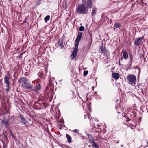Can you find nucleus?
Here are the masks:
<instances>
[{
    "label": "nucleus",
    "instance_id": "f257e3e1",
    "mask_svg": "<svg viewBox=\"0 0 148 148\" xmlns=\"http://www.w3.org/2000/svg\"><path fill=\"white\" fill-rule=\"evenodd\" d=\"M19 82L21 86L24 88L29 89L32 88V85L28 82L27 78L25 77L20 78Z\"/></svg>",
    "mask_w": 148,
    "mask_h": 148
},
{
    "label": "nucleus",
    "instance_id": "f03ea898",
    "mask_svg": "<svg viewBox=\"0 0 148 148\" xmlns=\"http://www.w3.org/2000/svg\"><path fill=\"white\" fill-rule=\"evenodd\" d=\"M88 8H86L84 5H79L77 8L76 12L79 14H86L88 13Z\"/></svg>",
    "mask_w": 148,
    "mask_h": 148
},
{
    "label": "nucleus",
    "instance_id": "7ed1b4c3",
    "mask_svg": "<svg viewBox=\"0 0 148 148\" xmlns=\"http://www.w3.org/2000/svg\"><path fill=\"white\" fill-rule=\"evenodd\" d=\"M93 0H82V1L83 5L88 10L89 8H91L92 6Z\"/></svg>",
    "mask_w": 148,
    "mask_h": 148
},
{
    "label": "nucleus",
    "instance_id": "20e7f679",
    "mask_svg": "<svg viewBox=\"0 0 148 148\" xmlns=\"http://www.w3.org/2000/svg\"><path fill=\"white\" fill-rule=\"evenodd\" d=\"M127 79L130 84H135V82L136 80V78L134 75L129 74L127 77Z\"/></svg>",
    "mask_w": 148,
    "mask_h": 148
},
{
    "label": "nucleus",
    "instance_id": "39448f33",
    "mask_svg": "<svg viewBox=\"0 0 148 148\" xmlns=\"http://www.w3.org/2000/svg\"><path fill=\"white\" fill-rule=\"evenodd\" d=\"M99 52L100 53H103L104 55L106 56L108 58H110V53L109 52L107 49L103 48V46L101 47L99 49Z\"/></svg>",
    "mask_w": 148,
    "mask_h": 148
},
{
    "label": "nucleus",
    "instance_id": "423d86ee",
    "mask_svg": "<svg viewBox=\"0 0 148 148\" xmlns=\"http://www.w3.org/2000/svg\"><path fill=\"white\" fill-rule=\"evenodd\" d=\"M78 46L77 45H75L73 49V52L71 56V58L72 59H73L77 55Z\"/></svg>",
    "mask_w": 148,
    "mask_h": 148
},
{
    "label": "nucleus",
    "instance_id": "0eeeda50",
    "mask_svg": "<svg viewBox=\"0 0 148 148\" xmlns=\"http://www.w3.org/2000/svg\"><path fill=\"white\" fill-rule=\"evenodd\" d=\"M82 34L81 32H79L78 34L76 39L75 44V45L78 46L80 40L81 38L82 37Z\"/></svg>",
    "mask_w": 148,
    "mask_h": 148
},
{
    "label": "nucleus",
    "instance_id": "6e6552de",
    "mask_svg": "<svg viewBox=\"0 0 148 148\" xmlns=\"http://www.w3.org/2000/svg\"><path fill=\"white\" fill-rule=\"evenodd\" d=\"M57 47H58L61 49H62L64 47V46L63 45V41L62 39H60L58 43L56 44Z\"/></svg>",
    "mask_w": 148,
    "mask_h": 148
},
{
    "label": "nucleus",
    "instance_id": "1a4fd4ad",
    "mask_svg": "<svg viewBox=\"0 0 148 148\" xmlns=\"http://www.w3.org/2000/svg\"><path fill=\"white\" fill-rule=\"evenodd\" d=\"M143 38H136L135 39L134 44L136 45H139L142 41Z\"/></svg>",
    "mask_w": 148,
    "mask_h": 148
},
{
    "label": "nucleus",
    "instance_id": "9d476101",
    "mask_svg": "<svg viewBox=\"0 0 148 148\" xmlns=\"http://www.w3.org/2000/svg\"><path fill=\"white\" fill-rule=\"evenodd\" d=\"M123 58L125 59H127L128 58V55L127 52L125 51H123L122 52Z\"/></svg>",
    "mask_w": 148,
    "mask_h": 148
},
{
    "label": "nucleus",
    "instance_id": "9b49d317",
    "mask_svg": "<svg viewBox=\"0 0 148 148\" xmlns=\"http://www.w3.org/2000/svg\"><path fill=\"white\" fill-rule=\"evenodd\" d=\"M112 77L114 79H118L119 77V75L118 73H114L112 74Z\"/></svg>",
    "mask_w": 148,
    "mask_h": 148
},
{
    "label": "nucleus",
    "instance_id": "f8f14e48",
    "mask_svg": "<svg viewBox=\"0 0 148 148\" xmlns=\"http://www.w3.org/2000/svg\"><path fill=\"white\" fill-rule=\"evenodd\" d=\"M19 117L21 119V122L22 123H23V124L25 125L27 123V121H26L24 118L21 115H19Z\"/></svg>",
    "mask_w": 148,
    "mask_h": 148
},
{
    "label": "nucleus",
    "instance_id": "ddd939ff",
    "mask_svg": "<svg viewBox=\"0 0 148 148\" xmlns=\"http://www.w3.org/2000/svg\"><path fill=\"white\" fill-rule=\"evenodd\" d=\"M9 77L8 76H6L4 78V81L6 83L7 86L8 87H9V84H10V83L9 81Z\"/></svg>",
    "mask_w": 148,
    "mask_h": 148
},
{
    "label": "nucleus",
    "instance_id": "4468645a",
    "mask_svg": "<svg viewBox=\"0 0 148 148\" xmlns=\"http://www.w3.org/2000/svg\"><path fill=\"white\" fill-rule=\"evenodd\" d=\"M88 136L90 142V143H92L94 141H95V140L91 135H88Z\"/></svg>",
    "mask_w": 148,
    "mask_h": 148
},
{
    "label": "nucleus",
    "instance_id": "2eb2a0df",
    "mask_svg": "<svg viewBox=\"0 0 148 148\" xmlns=\"http://www.w3.org/2000/svg\"><path fill=\"white\" fill-rule=\"evenodd\" d=\"M91 45V44L90 43H89L86 47H84V50L85 51H87L88 50Z\"/></svg>",
    "mask_w": 148,
    "mask_h": 148
},
{
    "label": "nucleus",
    "instance_id": "dca6fc26",
    "mask_svg": "<svg viewBox=\"0 0 148 148\" xmlns=\"http://www.w3.org/2000/svg\"><path fill=\"white\" fill-rule=\"evenodd\" d=\"M97 10V9L95 8L93 9L92 12V16L95 15Z\"/></svg>",
    "mask_w": 148,
    "mask_h": 148
},
{
    "label": "nucleus",
    "instance_id": "f3484780",
    "mask_svg": "<svg viewBox=\"0 0 148 148\" xmlns=\"http://www.w3.org/2000/svg\"><path fill=\"white\" fill-rule=\"evenodd\" d=\"M66 137L68 139V140L69 142H71V138L70 136L68 134H66Z\"/></svg>",
    "mask_w": 148,
    "mask_h": 148
},
{
    "label": "nucleus",
    "instance_id": "a211bd4d",
    "mask_svg": "<svg viewBox=\"0 0 148 148\" xmlns=\"http://www.w3.org/2000/svg\"><path fill=\"white\" fill-rule=\"evenodd\" d=\"M92 145L93 146L95 147H96V148H99V147L98 146L97 144L96 143H95V141H94L92 143Z\"/></svg>",
    "mask_w": 148,
    "mask_h": 148
},
{
    "label": "nucleus",
    "instance_id": "6ab92c4d",
    "mask_svg": "<svg viewBox=\"0 0 148 148\" xmlns=\"http://www.w3.org/2000/svg\"><path fill=\"white\" fill-rule=\"evenodd\" d=\"M121 26V24L119 23H116L114 25V27L116 28H119Z\"/></svg>",
    "mask_w": 148,
    "mask_h": 148
},
{
    "label": "nucleus",
    "instance_id": "aec40b11",
    "mask_svg": "<svg viewBox=\"0 0 148 148\" xmlns=\"http://www.w3.org/2000/svg\"><path fill=\"white\" fill-rule=\"evenodd\" d=\"M50 16L49 15H47L46 17L44 18V20L47 21H49V19H50Z\"/></svg>",
    "mask_w": 148,
    "mask_h": 148
},
{
    "label": "nucleus",
    "instance_id": "412c9836",
    "mask_svg": "<svg viewBox=\"0 0 148 148\" xmlns=\"http://www.w3.org/2000/svg\"><path fill=\"white\" fill-rule=\"evenodd\" d=\"M84 27L83 26H82L80 27L79 30L80 31H82L84 30Z\"/></svg>",
    "mask_w": 148,
    "mask_h": 148
},
{
    "label": "nucleus",
    "instance_id": "4be33fe9",
    "mask_svg": "<svg viewBox=\"0 0 148 148\" xmlns=\"http://www.w3.org/2000/svg\"><path fill=\"white\" fill-rule=\"evenodd\" d=\"M36 89L37 90H39L40 89V84H38L36 86Z\"/></svg>",
    "mask_w": 148,
    "mask_h": 148
},
{
    "label": "nucleus",
    "instance_id": "5701e85b",
    "mask_svg": "<svg viewBox=\"0 0 148 148\" xmlns=\"http://www.w3.org/2000/svg\"><path fill=\"white\" fill-rule=\"evenodd\" d=\"M88 73V71H85L84 72V75H86Z\"/></svg>",
    "mask_w": 148,
    "mask_h": 148
},
{
    "label": "nucleus",
    "instance_id": "b1692460",
    "mask_svg": "<svg viewBox=\"0 0 148 148\" xmlns=\"http://www.w3.org/2000/svg\"><path fill=\"white\" fill-rule=\"evenodd\" d=\"M42 0H39L38 2L36 3V4L37 5H39L41 3V1H42Z\"/></svg>",
    "mask_w": 148,
    "mask_h": 148
},
{
    "label": "nucleus",
    "instance_id": "393cba45",
    "mask_svg": "<svg viewBox=\"0 0 148 148\" xmlns=\"http://www.w3.org/2000/svg\"><path fill=\"white\" fill-rule=\"evenodd\" d=\"M5 125L7 126L8 125V121L5 122Z\"/></svg>",
    "mask_w": 148,
    "mask_h": 148
},
{
    "label": "nucleus",
    "instance_id": "a878e982",
    "mask_svg": "<svg viewBox=\"0 0 148 148\" xmlns=\"http://www.w3.org/2000/svg\"><path fill=\"white\" fill-rule=\"evenodd\" d=\"M73 131L74 132H75L77 133H78V131H77V130L76 129L75 130H73Z\"/></svg>",
    "mask_w": 148,
    "mask_h": 148
},
{
    "label": "nucleus",
    "instance_id": "bb28decb",
    "mask_svg": "<svg viewBox=\"0 0 148 148\" xmlns=\"http://www.w3.org/2000/svg\"><path fill=\"white\" fill-rule=\"evenodd\" d=\"M7 86V88L6 89V91H7V92H8L9 90V87H8Z\"/></svg>",
    "mask_w": 148,
    "mask_h": 148
},
{
    "label": "nucleus",
    "instance_id": "cd10ccee",
    "mask_svg": "<svg viewBox=\"0 0 148 148\" xmlns=\"http://www.w3.org/2000/svg\"><path fill=\"white\" fill-rule=\"evenodd\" d=\"M91 104V103H88V108H89V106Z\"/></svg>",
    "mask_w": 148,
    "mask_h": 148
},
{
    "label": "nucleus",
    "instance_id": "c85d7f7f",
    "mask_svg": "<svg viewBox=\"0 0 148 148\" xmlns=\"http://www.w3.org/2000/svg\"><path fill=\"white\" fill-rule=\"evenodd\" d=\"M92 36V35H91V36H90V37H91V42H92V37H91V36Z\"/></svg>",
    "mask_w": 148,
    "mask_h": 148
},
{
    "label": "nucleus",
    "instance_id": "c756f323",
    "mask_svg": "<svg viewBox=\"0 0 148 148\" xmlns=\"http://www.w3.org/2000/svg\"><path fill=\"white\" fill-rule=\"evenodd\" d=\"M92 90H94V86H92Z\"/></svg>",
    "mask_w": 148,
    "mask_h": 148
},
{
    "label": "nucleus",
    "instance_id": "7c9ffc66",
    "mask_svg": "<svg viewBox=\"0 0 148 148\" xmlns=\"http://www.w3.org/2000/svg\"><path fill=\"white\" fill-rule=\"evenodd\" d=\"M116 28H115V27H114V31H115V29H116Z\"/></svg>",
    "mask_w": 148,
    "mask_h": 148
},
{
    "label": "nucleus",
    "instance_id": "2f4dec72",
    "mask_svg": "<svg viewBox=\"0 0 148 148\" xmlns=\"http://www.w3.org/2000/svg\"><path fill=\"white\" fill-rule=\"evenodd\" d=\"M121 147H123V145H121Z\"/></svg>",
    "mask_w": 148,
    "mask_h": 148
},
{
    "label": "nucleus",
    "instance_id": "473e14b6",
    "mask_svg": "<svg viewBox=\"0 0 148 148\" xmlns=\"http://www.w3.org/2000/svg\"><path fill=\"white\" fill-rule=\"evenodd\" d=\"M123 59V58H121V60H122Z\"/></svg>",
    "mask_w": 148,
    "mask_h": 148
},
{
    "label": "nucleus",
    "instance_id": "72a5a7b5",
    "mask_svg": "<svg viewBox=\"0 0 148 148\" xmlns=\"http://www.w3.org/2000/svg\"><path fill=\"white\" fill-rule=\"evenodd\" d=\"M89 147H90V145H89Z\"/></svg>",
    "mask_w": 148,
    "mask_h": 148
}]
</instances>
